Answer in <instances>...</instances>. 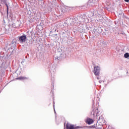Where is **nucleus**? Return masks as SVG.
Returning a JSON list of instances; mask_svg holds the SVG:
<instances>
[{
  "mask_svg": "<svg viewBox=\"0 0 129 129\" xmlns=\"http://www.w3.org/2000/svg\"><path fill=\"white\" fill-rule=\"evenodd\" d=\"M97 79L98 80H99V77H97Z\"/></svg>",
  "mask_w": 129,
  "mask_h": 129,
  "instance_id": "21",
  "label": "nucleus"
},
{
  "mask_svg": "<svg viewBox=\"0 0 129 129\" xmlns=\"http://www.w3.org/2000/svg\"><path fill=\"white\" fill-rule=\"evenodd\" d=\"M17 79L19 80H26V79H28V78L26 77H21L18 78Z\"/></svg>",
  "mask_w": 129,
  "mask_h": 129,
  "instance_id": "7",
  "label": "nucleus"
},
{
  "mask_svg": "<svg viewBox=\"0 0 129 129\" xmlns=\"http://www.w3.org/2000/svg\"><path fill=\"white\" fill-rule=\"evenodd\" d=\"M86 123H88V124H91V123H93V120L92 119H88Z\"/></svg>",
  "mask_w": 129,
  "mask_h": 129,
  "instance_id": "6",
  "label": "nucleus"
},
{
  "mask_svg": "<svg viewBox=\"0 0 129 129\" xmlns=\"http://www.w3.org/2000/svg\"><path fill=\"white\" fill-rule=\"evenodd\" d=\"M24 61H22L21 62V64H24Z\"/></svg>",
  "mask_w": 129,
  "mask_h": 129,
  "instance_id": "19",
  "label": "nucleus"
},
{
  "mask_svg": "<svg viewBox=\"0 0 129 129\" xmlns=\"http://www.w3.org/2000/svg\"><path fill=\"white\" fill-rule=\"evenodd\" d=\"M67 129H74V125L70 124L69 123H67Z\"/></svg>",
  "mask_w": 129,
  "mask_h": 129,
  "instance_id": "4",
  "label": "nucleus"
},
{
  "mask_svg": "<svg viewBox=\"0 0 129 129\" xmlns=\"http://www.w3.org/2000/svg\"><path fill=\"white\" fill-rule=\"evenodd\" d=\"M91 15H92V17H93V16H94V14H93V13H91Z\"/></svg>",
  "mask_w": 129,
  "mask_h": 129,
  "instance_id": "17",
  "label": "nucleus"
},
{
  "mask_svg": "<svg viewBox=\"0 0 129 129\" xmlns=\"http://www.w3.org/2000/svg\"><path fill=\"white\" fill-rule=\"evenodd\" d=\"M93 115H96L97 116V114H98V109L96 108V109H93Z\"/></svg>",
  "mask_w": 129,
  "mask_h": 129,
  "instance_id": "5",
  "label": "nucleus"
},
{
  "mask_svg": "<svg viewBox=\"0 0 129 129\" xmlns=\"http://www.w3.org/2000/svg\"><path fill=\"white\" fill-rule=\"evenodd\" d=\"M124 58H128V57H129V53L128 52L125 53L124 54Z\"/></svg>",
  "mask_w": 129,
  "mask_h": 129,
  "instance_id": "10",
  "label": "nucleus"
},
{
  "mask_svg": "<svg viewBox=\"0 0 129 129\" xmlns=\"http://www.w3.org/2000/svg\"><path fill=\"white\" fill-rule=\"evenodd\" d=\"M56 59H57V60H61V57H57V58H56Z\"/></svg>",
  "mask_w": 129,
  "mask_h": 129,
  "instance_id": "15",
  "label": "nucleus"
},
{
  "mask_svg": "<svg viewBox=\"0 0 129 129\" xmlns=\"http://www.w3.org/2000/svg\"><path fill=\"white\" fill-rule=\"evenodd\" d=\"M53 108H54V107H55V102H54V101H53Z\"/></svg>",
  "mask_w": 129,
  "mask_h": 129,
  "instance_id": "14",
  "label": "nucleus"
},
{
  "mask_svg": "<svg viewBox=\"0 0 129 129\" xmlns=\"http://www.w3.org/2000/svg\"><path fill=\"white\" fill-rule=\"evenodd\" d=\"M124 1H128V0H124Z\"/></svg>",
  "mask_w": 129,
  "mask_h": 129,
  "instance_id": "24",
  "label": "nucleus"
},
{
  "mask_svg": "<svg viewBox=\"0 0 129 129\" xmlns=\"http://www.w3.org/2000/svg\"><path fill=\"white\" fill-rule=\"evenodd\" d=\"M15 42L14 41V40H13L12 42V44H15Z\"/></svg>",
  "mask_w": 129,
  "mask_h": 129,
  "instance_id": "16",
  "label": "nucleus"
},
{
  "mask_svg": "<svg viewBox=\"0 0 129 129\" xmlns=\"http://www.w3.org/2000/svg\"><path fill=\"white\" fill-rule=\"evenodd\" d=\"M19 40L21 43H25L27 41V35L23 34L19 37Z\"/></svg>",
  "mask_w": 129,
  "mask_h": 129,
  "instance_id": "2",
  "label": "nucleus"
},
{
  "mask_svg": "<svg viewBox=\"0 0 129 129\" xmlns=\"http://www.w3.org/2000/svg\"><path fill=\"white\" fill-rule=\"evenodd\" d=\"M101 118H102V116H100L98 118V121H100V122H101Z\"/></svg>",
  "mask_w": 129,
  "mask_h": 129,
  "instance_id": "11",
  "label": "nucleus"
},
{
  "mask_svg": "<svg viewBox=\"0 0 129 129\" xmlns=\"http://www.w3.org/2000/svg\"><path fill=\"white\" fill-rule=\"evenodd\" d=\"M87 6H88V7H89V6H92V1H89L87 3Z\"/></svg>",
  "mask_w": 129,
  "mask_h": 129,
  "instance_id": "8",
  "label": "nucleus"
},
{
  "mask_svg": "<svg viewBox=\"0 0 129 129\" xmlns=\"http://www.w3.org/2000/svg\"><path fill=\"white\" fill-rule=\"evenodd\" d=\"M52 81H53V79H52Z\"/></svg>",
  "mask_w": 129,
  "mask_h": 129,
  "instance_id": "23",
  "label": "nucleus"
},
{
  "mask_svg": "<svg viewBox=\"0 0 129 129\" xmlns=\"http://www.w3.org/2000/svg\"><path fill=\"white\" fill-rule=\"evenodd\" d=\"M9 27H12V28H16V24L15 23H13L12 25L11 24H9Z\"/></svg>",
  "mask_w": 129,
  "mask_h": 129,
  "instance_id": "9",
  "label": "nucleus"
},
{
  "mask_svg": "<svg viewBox=\"0 0 129 129\" xmlns=\"http://www.w3.org/2000/svg\"><path fill=\"white\" fill-rule=\"evenodd\" d=\"M70 10V8L67 6H64L61 8L60 12L61 14H65V13H67V12H69Z\"/></svg>",
  "mask_w": 129,
  "mask_h": 129,
  "instance_id": "1",
  "label": "nucleus"
},
{
  "mask_svg": "<svg viewBox=\"0 0 129 129\" xmlns=\"http://www.w3.org/2000/svg\"><path fill=\"white\" fill-rule=\"evenodd\" d=\"M126 3H128L129 1H125Z\"/></svg>",
  "mask_w": 129,
  "mask_h": 129,
  "instance_id": "20",
  "label": "nucleus"
},
{
  "mask_svg": "<svg viewBox=\"0 0 129 129\" xmlns=\"http://www.w3.org/2000/svg\"><path fill=\"white\" fill-rule=\"evenodd\" d=\"M54 108V113H56V111L55 110V108Z\"/></svg>",
  "mask_w": 129,
  "mask_h": 129,
  "instance_id": "18",
  "label": "nucleus"
},
{
  "mask_svg": "<svg viewBox=\"0 0 129 129\" xmlns=\"http://www.w3.org/2000/svg\"><path fill=\"white\" fill-rule=\"evenodd\" d=\"M99 82L100 83H101V81H99Z\"/></svg>",
  "mask_w": 129,
  "mask_h": 129,
  "instance_id": "22",
  "label": "nucleus"
},
{
  "mask_svg": "<svg viewBox=\"0 0 129 129\" xmlns=\"http://www.w3.org/2000/svg\"><path fill=\"white\" fill-rule=\"evenodd\" d=\"M94 70L95 75H96V76H98L99 72H100V68L98 66L95 67L94 68Z\"/></svg>",
  "mask_w": 129,
  "mask_h": 129,
  "instance_id": "3",
  "label": "nucleus"
},
{
  "mask_svg": "<svg viewBox=\"0 0 129 129\" xmlns=\"http://www.w3.org/2000/svg\"><path fill=\"white\" fill-rule=\"evenodd\" d=\"M86 127H82V126H77L76 128H86Z\"/></svg>",
  "mask_w": 129,
  "mask_h": 129,
  "instance_id": "12",
  "label": "nucleus"
},
{
  "mask_svg": "<svg viewBox=\"0 0 129 129\" xmlns=\"http://www.w3.org/2000/svg\"><path fill=\"white\" fill-rule=\"evenodd\" d=\"M103 120H104V118L102 116V118H101V122H102Z\"/></svg>",
  "mask_w": 129,
  "mask_h": 129,
  "instance_id": "13",
  "label": "nucleus"
}]
</instances>
